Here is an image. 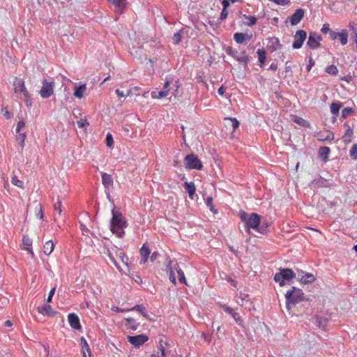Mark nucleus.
I'll return each instance as SVG.
<instances>
[{
  "label": "nucleus",
  "mask_w": 357,
  "mask_h": 357,
  "mask_svg": "<svg viewBox=\"0 0 357 357\" xmlns=\"http://www.w3.org/2000/svg\"><path fill=\"white\" fill-rule=\"evenodd\" d=\"M329 181L321 176L318 178L314 179L310 183V188L312 189H317L319 188H326L331 186Z\"/></svg>",
  "instance_id": "nucleus-14"
},
{
  "label": "nucleus",
  "mask_w": 357,
  "mask_h": 357,
  "mask_svg": "<svg viewBox=\"0 0 357 357\" xmlns=\"http://www.w3.org/2000/svg\"><path fill=\"white\" fill-rule=\"evenodd\" d=\"M32 239L28 235H24L22 237V245L21 248L24 250H27L32 256L34 257V253L32 250Z\"/></svg>",
  "instance_id": "nucleus-15"
},
{
  "label": "nucleus",
  "mask_w": 357,
  "mask_h": 357,
  "mask_svg": "<svg viewBox=\"0 0 357 357\" xmlns=\"http://www.w3.org/2000/svg\"><path fill=\"white\" fill-rule=\"evenodd\" d=\"M126 326L133 331L136 330L139 326L133 318H126Z\"/></svg>",
  "instance_id": "nucleus-33"
},
{
  "label": "nucleus",
  "mask_w": 357,
  "mask_h": 357,
  "mask_svg": "<svg viewBox=\"0 0 357 357\" xmlns=\"http://www.w3.org/2000/svg\"><path fill=\"white\" fill-rule=\"evenodd\" d=\"M350 156H357V144L353 145L350 150Z\"/></svg>",
  "instance_id": "nucleus-58"
},
{
  "label": "nucleus",
  "mask_w": 357,
  "mask_h": 357,
  "mask_svg": "<svg viewBox=\"0 0 357 357\" xmlns=\"http://www.w3.org/2000/svg\"><path fill=\"white\" fill-rule=\"evenodd\" d=\"M281 47V44L278 38L273 37L268 39L267 43V48L271 51L273 52Z\"/></svg>",
  "instance_id": "nucleus-20"
},
{
  "label": "nucleus",
  "mask_w": 357,
  "mask_h": 357,
  "mask_svg": "<svg viewBox=\"0 0 357 357\" xmlns=\"http://www.w3.org/2000/svg\"><path fill=\"white\" fill-rule=\"evenodd\" d=\"M11 182H12V183L14 185H15V186H17V187H18L20 188H22V189L24 188V183H23V181H22L20 179H18L16 176H13L12 177Z\"/></svg>",
  "instance_id": "nucleus-42"
},
{
  "label": "nucleus",
  "mask_w": 357,
  "mask_h": 357,
  "mask_svg": "<svg viewBox=\"0 0 357 357\" xmlns=\"http://www.w3.org/2000/svg\"><path fill=\"white\" fill-rule=\"evenodd\" d=\"M305 14V10L300 8L295 10L291 15V26L296 25L303 18Z\"/></svg>",
  "instance_id": "nucleus-16"
},
{
  "label": "nucleus",
  "mask_w": 357,
  "mask_h": 357,
  "mask_svg": "<svg viewBox=\"0 0 357 357\" xmlns=\"http://www.w3.org/2000/svg\"><path fill=\"white\" fill-rule=\"evenodd\" d=\"M291 121H293L300 126H302L303 127H309L308 122H307L305 119H303L298 116H296V115L291 114Z\"/></svg>",
  "instance_id": "nucleus-32"
},
{
  "label": "nucleus",
  "mask_w": 357,
  "mask_h": 357,
  "mask_svg": "<svg viewBox=\"0 0 357 357\" xmlns=\"http://www.w3.org/2000/svg\"><path fill=\"white\" fill-rule=\"evenodd\" d=\"M68 320L71 328L79 330L81 328L79 319L75 313H70L68 316Z\"/></svg>",
  "instance_id": "nucleus-17"
},
{
  "label": "nucleus",
  "mask_w": 357,
  "mask_h": 357,
  "mask_svg": "<svg viewBox=\"0 0 357 357\" xmlns=\"http://www.w3.org/2000/svg\"><path fill=\"white\" fill-rule=\"evenodd\" d=\"M304 276V278H301V282L303 284L312 283L315 280L314 276L311 273H305Z\"/></svg>",
  "instance_id": "nucleus-35"
},
{
  "label": "nucleus",
  "mask_w": 357,
  "mask_h": 357,
  "mask_svg": "<svg viewBox=\"0 0 357 357\" xmlns=\"http://www.w3.org/2000/svg\"><path fill=\"white\" fill-rule=\"evenodd\" d=\"M2 114L7 119H10L11 117L10 112L6 108L2 109Z\"/></svg>",
  "instance_id": "nucleus-63"
},
{
  "label": "nucleus",
  "mask_w": 357,
  "mask_h": 357,
  "mask_svg": "<svg viewBox=\"0 0 357 357\" xmlns=\"http://www.w3.org/2000/svg\"><path fill=\"white\" fill-rule=\"evenodd\" d=\"M139 253L141 256V262L142 264H145L148 261L149 256L151 254V250L146 243H144L140 248Z\"/></svg>",
  "instance_id": "nucleus-19"
},
{
  "label": "nucleus",
  "mask_w": 357,
  "mask_h": 357,
  "mask_svg": "<svg viewBox=\"0 0 357 357\" xmlns=\"http://www.w3.org/2000/svg\"><path fill=\"white\" fill-rule=\"evenodd\" d=\"M228 16V11L227 9H222L221 13H220V20H225Z\"/></svg>",
  "instance_id": "nucleus-59"
},
{
  "label": "nucleus",
  "mask_w": 357,
  "mask_h": 357,
  "mask_svg": "<svg viewBox=\"0 0 357 357\" xmlns=\"http://www.w3.org/2000/svg\"><path fill=\"white\" fill-rule=\"evenodd\" d=\"M354 113V109L352 107L344 108L342 111V118L346 119L348 116L351 115Z\"/></svg>",
  "instance_id": "nucleus-40"
},
{
  "label": "nucleus",
  "mask_w": 357,
  "mask_h": 357,
  "mask_svg": "<svg viewBox=\"0 0 357 357\" xmlns=\"http://www.w3.org/2000/svg\"><path fill=\"white\" fill-rule=\"evenodd\" d=\"M337 38L340 40L342 45H346L348 41V34L347 30H342L341 32H339Z\"/></svg>",
  "instance_id": "nucleus-34"
},
{
  "label": "nucleus",
  "mask_w": 357,
  "mask_h": 357,
  "mask_svg": "<svg viewBox=\"0 0 357 357\" xmlns=\"http://www.w3.org/2000/svg\"><path fill=\"white\" fill-rule=\"evenodd\" d=\"M225 120H229L232 123L233 131L236 130L239 126V122L236 118L233 117H226Z\"/></svg>",
  "instance_id": "nucleus-46"
},
{
  "label": "nucleus",
  "mask_w": 357,
  "mask_h": 357,
  "mask_svg": "<svg viewBox=\"0 0 357 357\" xmlns=\"http://www.w3.org/2000/svg\"><path fill=\"white\" fill-rule=\"evenodd\" d=\"M44 253L46 255H50L54 249V244L52 241H47L44 245Z\"/></svg>",
  "instance_id": "nucleus-30"
},
{
  "label": "nucleus",
  "mask_w": 357,
  "mask_h": 357,
  "mask_svg": "<svg viewBox=\"0 0 357 357\" xmlns=\"http://www.w3.org/2000/svg\"><path fill=\"white\" fill-rule=\"evenodd\" d=\"M248 217V214L243 212L241 214V219L245 222V227L248 229L252 228L257 229L261 222L260 216L255 213H251Z\"/></svg>",
  "instance_id": "nucleus-2"
},
{
  "label": "nucleus",
  "mask_w": 357,
  "mask_h": 357,
  "mask_svg": "<svg viewBox=\"0 0 357 357\" xmlns=\"http://www.w3.org/2000/svg\"><path fill=\"white\" fill-rule=\"evenodd\" d=\"M234 39L238 44H242L248 40V35L243 33H236Z\"/></svg>",
  "instance_id": "nucleus-29"
},
{
  "label": "nucleus",
  "mask_w": 357,
  "mask_h": 357,
  "mask_svg": "<svg viewBox=\"0 0 357 357\" xmlns=\"http://www.w3.org/2000/svg\"><path fill=\"white\" fill-rule=\"evenodd\" d=\"M128 310H130V311L136 310L139 313L142 314L144 317H146V309L142 305H136L135 306L132 307V308L128 309Z\"/></svg>",
  "instance_id": "nucleus-38"
},
{
  "label": "nucleus",
  "mask_w": 357,
  "mask_h": 357,
  "mask_svg": "<svg viewBox=\"0 0 357 357\" xmlns=\"http://www.w3.org/2000/svg\"><path fill=\"white\" fill-rule=\"evenodd\" d=\"M326 72L330 75H336L338 73V70L335 66L331 65L326 68Z\"/></svg>",
  "instance_id": "nucleus-44"
},
{
  "label": "nucleus",
  "mask_w": 357,
  "mask_h": 357,
  "mask_svg": "<svg viewBox=\"0 0 357 357\" xmlns=\"http://www.w3.org/2000/svg\"><path fill=\"white\" fill-rule=\"evenodd\" d=\"M307 45L312 50H315L321 47V43L317 41V39L315 38L314 32L310 33Z\"/></svg>",
  "instance_id": "nucleus-18"
},
{
  "label": "nucleus",
  "mask_w": 357,
  "mask_h": 357,
  "mask_svg": "<svg viewBox=\"0 0 357 357\" xmlns=\"http://www.w3.org/2000/svg\"><path fill=\"white\" fill-rule=\"evenodd\" d=\"M321 31L324 33V34H326L328 33H330V32L331 31L330 27H329V24H324L321 29Z\"/></svg>",
  "instance_id": "nucleus-56"
},
{
  "label": "nucleus",
  "mask_w": 357,
  "mask_h": 357,
  "mask_svg": "<svg viewBox=\"0 0 357 357\" xmlns=\"http://www.w3.org/2000/svg\"><path fill=\"white\" fill-rule=\"evenodd\" d=\"M26 139V134L25 133H17L16 135V142L21 146H24V143Z\"/></svg>",
  "instance_id": "nucleus-41"
},
{
  "label": "nucleus",
  "mask_w": 357,
  "mask_h": 357,
  "mask_svg": "<svg viewBox=\"0 0 357 357\" xmlns=\"http://www.w3.org/2000/svg\"><path fill=\"white\" fill-rule=\"evenodd\" d=\"M331 149L328 146H322L319 150V156H328Z\"/></svg>",
  "instance_id": "nucleus-43"
},
{
  "label": "nucleus",
  "mask_w": 357,
  "mask_h": 357,
  "mask_svg": "<svg viewBox=\"0 0 357 357\" xmlns=\"http://www.w3.org/2000/svg\"><path fill=\"white\" fill-rule=\"evenodd\" d=\"M25 126V123L23 121H20L17 122L15 132L16 133H19L22 128H23Z\"/></svg>",
  "instance_id": "nucleus-55"
},
{
  "label": "nucleus",
  "mask_w": 357,
  "mask_h": 357,
  "mask_svg": "<svg viewBox=\"0 0 357 357\" xmlns=\"http://www.w3.org/2000/svg\"><path fill=\"white\" fill-rule=\"evenodd\" d=\"M169 84L170 82L169 81H166L164 84V87L162 90L160 91H153L151 92V98L153 99H160L162 98L166 97L169 91Z\"/></svg>",
  "instance_id": "nucleus-12"
},
{
  "label": "nucleus",
  "mask_w": 357,
  "mask_h": 357,
  "mask_svg": "<svg viewBox=\"0 0 357 357\" xmlns=\"http://www.w3.org/2000/svg\"><path fill=\"white\" fill-rule=\"evenodd\" d=\"M330 37L332 40H335L337 38V36L339 35V32H335L334 31H331L330 32Z\"/></svg>",
  "instance_id": "nucleus-60"
},
{
  "label": "nucleus",
  "mask_w": 357,
  "mask_h": 357,
  "mask_svg": "<svg viewBox=\"0 0 357 357\" xmlns=\"http://www.w3.org/2000/svg\"><path fill=\"white\" fill-rule=\"evenodd\" d=\"M102 182L105 188H109L113 185V178L111 175L107 173L102 174Z\"/></svg>",
  "instance_id": "nucleus-25"
},
{
  "label": "nucleus",
  "mask_w": 357,
  "mask_h": 357,
  "mask_svg": "<svg viewBox=\"0 0 357 357\" xmlns=\"http://www.w3.org/2000/svg\"><path fill=\"white\" fill-rule=\"evenodd\" d=\"M159 350L160 354H153L151 357H176V350L169 347V344L165 342H160Z\"/></svg>",
  "instance_id": "nucleus-5"
},
{
  "label": "nucleus",
  "mask_w": 357,
  "mask_h": 357,
  "mask_svg": "<svg viewBox=\"0 0 357 357\" xmlns=\"http://www.w3.org/2000/svg\"><path fill=\"white\" fill-rule=\"evenodd\" d=\"M181 40V35L180 32L175 33L173 36V43L178 45Z\"/></svg>",
  "instance_id": "nucleus-50"
},
{
  "label": "nucleus",
  "mask_w": 357,
  "mask_h": 357,
  "mask_svg": "<svg viewBox=\"0 0 357 357\" xmlns=\"http://www.w3.org/2000/svg\"><path fill=\"white\" fill-rule=\"evenodd\" d=\"M206 205L209 207L211 211L217 213V211L214 209V206H213V198L211 197H208L206 199Z\"/></svg>",
  "instance_id": "nucleus-51"
},
{
  "label": "nucleus",
  "mask_w": 357,
  "mask_h": 357,
  "mask_svg": "<svg viewBox=\"0 0 357 357\" xmlns=\"http://www.w3.org/2000/svg\"><path fill=\"white\" fill-rule=\"evenodd\" d=\"M176 270L177 273H178L179 282H181V283L186 284V280H185V274L183 272V271L181 269H180V268L179 269L176 268Z\"/></svg>",
  "instance_id": "nucleus-48"
},
{
  "label": "nucleus",
  "mask_w": 357,
  "mask_h": 357,
  "mask_svg": "<svg viewBox=\"0 0 357 357\" xmlns=\"http://www.w3.org/2000/svg\"><path fill=\"white\" fill-rule=\"evenodd\" d=\"M314 65V61H313V59L312 58H310L309 64L307 66V70L309 72Z\"/></svg>",
  "instance_id": "nucleus-62"
},
{
  "label": "nucleus",
  "mask_w": 357,
  "mask_h": 357,
  "mask_svg": "<svg viewBox=\"0 0 357 357\" xmlns=\"http://www.w3.org/2000/svg\"><path fill=\"white\" fill-rule=\"evenodd\" d=\"M110 1L115 7L116 10L119 12H123L124 8L126 7V0H108Z\"/></svg>",
  "instance_id": "nucleus-27"
},
{
  "label": "nucleus",
  "mask_w": 357,
  "mask_h": 357,
  "mask_svg": "<svg viewBox=\"0 0 357 357\" xmlns=\"http://www.w3.org/2000/svg\"><path fill=\"white\" fill-rule=\"evenodd\" d=\"M274 280L282 287L290 282V269L286 268L275 275Z\"/></svg>",
  "instance_id": "nucleus-7"
},
{
  "label": "nucleus",
  "mask_w": 357,
  "mask_h": 357,
  "mask_svg": "<svg viewBox=\"0 0 357 357\" xmlns=\"http://www.w3.org/2000/svg\"><path fill=\"white\" fill-rule=\"evenodd\" d=\"M42 87L39 94L43 98H48L54 93V82L52 78L50 80L43 79L42 81Z\"/></svg>",
  "instance_id": "nucleus-4"
},
{
  "label": "nucleus",
  "mask_w": 357,
  "mask_h": 357,
  "mask_svg": "<svg viewBox=\"0 0 357 357\" xmlns=\"http://www.w3.org/2000/svg\"><path fill=\"white\" fill-rule=\"evenodd\" d=\"M185 167L190 169H202V163L198 158H185Z\"/></svg>",
  "instance_id": "nucleus-9"
},
{
  "label": "nucleus",
  "mask_w": 357,
  "mask_h": 357,
  "mask_svg": "<svg viewBox=\"0 0 357 357\" xmlns=\"http://www.w3.org/2000/svg\"><path fill=\"white\" fill-rule=\"evenodd\" d=\"M244 17L245 19H247L248 21L246 22V24L248 26H253L256 24L257 22V18L255 17V16H247V15H244Z\"/></svg>",
  "instance_id": "nucleus-45"
},
{
  "label": "nucleus",
  "mask_w": 357,
  "mask_h": 357,
  "mask_svg": "<svg viewBox=\"0 0 357 357\" xmlns=\"http://www.w3.org/2000/svg\"><path fill=\"white\" fill-rule=\"evenodd\" d=\"M80 343L83 357H91V349L89 345L88 344L86 339L84 337H81Z\"/></svg>",
  "instance_id": "nucleus-21"
},
{
  "label": "nucleus",
  "mask_w": 357,
  "mask_h": 357,
  "mask_svg": "<svg viewBox=\"0 0 357 357\" xmlns=\"http://www.w3.org/2000/svg\"><path fill=\"white\" fill-rule=\"evenodd\" d=\"M305 273L301 270L296 269V273L291 270V280L295 278L301 282V278H304Z\"/></svg>",
  "instance_id": "nucleus-39"
},
{
  "label": "nucleus",
  "mask_w": 357,
  "mask_h": 357,
  "mask_svg": "<svg viewBox=\"0 0 357 357\" xmlns=\"http://www.w3.org/2000/svg\"><path fill=\"white\" fill-rule=\"evenodd\" d=\"M225 51L228 55L232 56L238 62L243 63L245 65L249 61V56L245 50H235L231 47H227Z\"/></svg>",
  "instance_id": "nucleus-3"
},
{
  "label": "nucleus",
  "mask_w": 357,
  "mask_h": 357,
  "mask_svg": "<svg viewBox=\"0 0 357 357\" xmlns=\"http://www.w3.org/2000/svg\"><path fill=\"white\" fill-rule=\"evenodd\" d=\"M169 84L170 82L169 81H166L164 84V87L162 90L160 91H153L151 92V98L153 99H160L162 98L166 97L169 91Z\"/></svg>",
  "instance_id": "nucleus-11"
},
{
  "label": "nucleus",
  "mask_w": 357,
  "mask_h": 357,
  "mask_svg": "<svg viewBox=\"0 0 357 357\" xmlns=\"http://www.w3.org/2000/svg\"><path fill=\"white\" fill-rule=\"evenodd\" d=\"M286 298V308L287 310H290V290L287 291L285 294Z\"/></svg>",
  "instance_id": "nucleus-53"
},
{
  "label": "nucleus",
  "mask_w": 357,
  "mask_h": 357,
  "mask_svg": "<svg viewBox=\"0 0 357 357\" xmlns=\"http://www.w3.org/2000/svg\"><path fill=\"white\" fill-rule=\"evenodd\" d=\"M14 93L17 95H20L24 97L26 102L29 98V93L27 91L24 82L22 79L15 78L14 82Z\"/></svg>",
  "instance_id": "nucleus-6"
},
{
  "label": "nucleus",
  "mask_w": 357,
  "mask_h": 357,
  "mask_svg": "<svg viewBox=\"0 0 357 357\" xmlns=\"http://www.w3.org/2000/svg\"><path fill=\"white\" fill-rule=\"evenodd\" d=\"M38 311L43 315H48L50 317H53L56 314L50 305H45L44 306L39 307L38 308Z\"/></svg>",
  "instance_id": "nucleus-22"
},
{
  "label": "nucleus",
  "mask_w": 357,
  "mask_h": 357,
  "mask_svg": "<svg viewBox=\"0 0 357 357\" xmlns=\"http://www.w3.org/2000/svg\"><path fill=\"white\" fill-rule=\"evenodd\" d=\"M128 340L130 344L139 347L148 341L149 337L146 335L142 334L135 336H128Z\"/></svg>",
  "instance_id": "nucleus-10"
},
{
  "label": "nucleus",
  "mask_w": 357,
  "mask_h": 357,
  "mask_svg": "<svg viewBox=\"0 0 357 357\" xmlns=\"http://www.w3.org/2000/svg\"><path fill=\"white\" fill-rule=\"evenodd\" d=\"M257 53L258 54L259 61L260 62L261 65L264 64L266 59V53L265 50L263 48L258 49Z\"/></svg>",
  "instance_id": "nucleus-37"
},
{
  "label": "nucleus",
  "mask_w": 357,
  "mask_h": 357,
  "mask_svg": "<svg viewBox=\"0 0 357 357\" xmlns=\"http://www.w3.org/2000/svg\"><path fill=\"white\" fill-rule=\"evenodd\" d=\"M55 291H56V287H53L50 293H49V296L47 298V303H50L52 301V296H54V293H55Z\"/></svg>",
  "instance_id": "nucleus-57"
},
{
  "label": "nucleus",
  "mask_w": 357,
  "mask_h": 357,
  "mask_svg": "<svg viewBox=\"0 0 357 357\" xmlns=\"http://www.w3.org/2000/svg\"><path fill=\"white\" fill-rule=\"evenodd\" d=\"M301 289L296 287L291 289V304H296L304 301L305 297Z\"/></svg>",
  "instance_id": "nucleus-13"
},
{
  "label": "nucleus",
  "mask_w": 357,
  "mask_h": 357,
  "mask_svg": "<svg viewBox=\"0 0 357 357\" xmlns=\"http://www.w3.org/2000/svg\"><path fill=\"white\" fill-rule=\"evenodd\" d=\"M169 279L174 284H176V279L174 276V273L171 266H169Z\"/></svg>",
  "instance_id": "nucleus-54"
},
{
  "label": "nucleus",
  "mask_w": 357,
  "mask_h": 357,
  "mask_svg": "<svg viewBox=\"0 0 357 357\" xmlns=\"http://www.w3.org/2000/svg\"><path fill=\"white\" fill-rule=\"evenodd\" d=\"M86 89V84H83L79 85V86H76L74 91V96L77 98H82L84 97V93Z\"/></svg>",
  "instance_id": "nucleus-26"
},
{
  "label": "nucleus",
  "mask_w": 357,
  "mask_h": 357,
  "mask_svg": "<svg viewBox=\"0 0 357 357\" xmlns=\"http://www.w3.org/2000/svg\"><path fill=\"white\" fill-rule=\"evenodd\" d=\"M38 207L39 208V213H38V216L40 219H43V217H44V213H43V208H42V206L40 204H38Z\"/></svg>",
  "instance_id": "nucleus-61"
},
{
  "label": "nucleus",
  "mask_w": 357,
  "mask_h": 357,
  "mask_svg": "<svg viewBox=\"0 0 357 357\" xmlns=\"http://www.w3.org/2000/svg\"><path fill=\"white\" fill-rule=\"evenodd\" d=\"M106 144L107 146L111 147L114 144V140L112 135L108 132L106 135Z\"/></svg>",
  "instance_id": "nucleus-49"
},
{
  "label": "nucleus",
  "mask_w": 357,
  "mask_h": 357,
  "mask_svg": "<svg viewBox=\"0 0 357 357\" xmlns=\"http://www.w3.org/2000/svg\"><path fill=\"white\" fill-rule=\"evenodd\" d=\"M307 38V32L304 30H298L294 36V41L292 47L294 49H299L303 46V42Z\"/></svg>",
  "instance_id": "nucleus-8"
},
{
  "label": "nucleus",
  "mask_w": 357,
  "mask_h": 357,
  "mask_svg": "<svg viewBox=\"0 0 357 357\" xmlns=\"http://www.w3.org/2000/svg\"><path fill=\"white\" fill-rule=\"evenodd\" d=\"M237 303L242 307H247V304L250 303L248 296L245 294L240 293L237 298Z\"/></svg>",
  "instance_id": "nucleus-28"
},
{
  "label": "nucleus",
  "mask_w": 357,
  "mask_h": 357,
  "mask_svg": "<svg viewBox=\"0 0 357 357\" xmlns=\"http://www.w3.org/2000/svg\"><path fill=\"white\" fill-rule=\"evenodd\" d=\"M127 223L123 215L115 210H112V218L110 221V229L112 233L118 237H123L125 234L123 229L126 227Z\"/></svg>",
  "instance_id": "nucleus-1"
},
{
  "label": "nucleus",
  "mask_w": 357,
  "mask_h": 357,
  "mask_svg": "<svg viewBox=\"0 0 357 357\" xmlns=\"http://www.w3.org/2000/svg\"><path fill=\"white\" fill-rule=\"evenodd\" d=\"M328 321V319L326 317H317L316 318V323L317 326L322 329L325 328Z\"/></svg>",
  "instance_id": "nucleus-36"
},
{
  "label": "nucleus",
  "mask_w": 357,
  "mask_h": 357,
  "mask_svg": "<svg viewBox=\"0 0 357 357\" xmlns=\"http://www.w3.org/2000/svg\"><path fill=\"white\" fill-rule=\"evenodd\" d=\"M353 134V130L351 126H348V128L346 130L345 135L347 137H351Z\"/></svg>",
  "instance_id": "nucleus-64"
},
{
  "label": "nucleus",
  "mask_w": 357,
  "mask_h": 357,
  "mask_svg": "<svg viewBox=\"0 0 357 357\" xmlns=\"http://www.w3.org/2000/svg\"><path fill=\"white\" fill-rule=\"evenodd\" d=\"M224 310L226 312H227L229 314H231L232 316V317L234 319V320L237 323H238V322H240L241 321V317H240L239 314L236 312H234V310L232 308H231L229 307H227V306H225L224 307Z\"/></svg>",
  "instance_id": "nucleus-31"
},
{
  "label": "nucleus",
  "mask_w": 357,
  "mask_h": 357,
  "mask_svg": "<svg viewBox=\"0 0 357 357\" xmlns=\"http://www.w3.org/2000/svg\"><path fill=\"white\" fill-rule=\"evenodd\" d=\"M183 186L186 192L188 193L189 197L191 199H193L194 195L196 192L195 183L193 182H185Z\"/></svg>",
  "instance_id": "nucleus-23"
},
{
  "label": "nucleus",
  "mask_w": 357,
  "mask_h": 357,
  "mask_svg": "<svg viewBox=\"0 0 357 357\" xmlns=\"http://www.w3.org/2000/svg\"><path fill=\"white\" fill-rule=\"evenodd\" d=\"M61 200L58 199L54 204V208L56 211L59 215H61L62 209H61Z\"/></svg>",
  "instance_id": "nucleus-47"
},
{
  "label": "nucleus",
  "mask_w": 357,
  "mask_h": 357,
  "mask_svg": "<svg viewBox=\"0 0 357 357\" xmlns=\"http://www.w3.org/2000/svg\"><path fill=\"white\" fill-rule=\"evenodd\" d=\"M343 103L340 101H333L331 104V112L337 116L340 114V109L342 107Z\"/></svg>",
  "instance_id": "nucleus-24"
},
{
  "label": "nucleus",
  "mask_w": 357,
  "mask_h": 357,
  "mask_svg": "<svg viewBox=\"0 0 357 357\" xmlns=\"http://www.w3.org/2000/svg\"><path fill=\"white\" fill-rule=\"evenodd\" d=\"M77 124L80 128H85L89 125L86 119H80L79 121H77Z\"/></svg>",
  "instance_id": "nucleus-52"
}]
</instances>
